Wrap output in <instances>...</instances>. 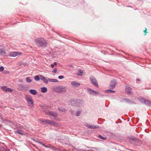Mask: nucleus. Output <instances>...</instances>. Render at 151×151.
Returning a JSON list of instances; mask_svg holds the SVG:
<instances>
[{"label": "nucleus", "mask_w": 151, "mask_h": 151, "mask_svg": "<svg viewBox=\"0 0 151 151\" xmlns=\"http://www.w3.org/2000/svg\"><path fill=\"white\" fill-rule=\"evenodd\" d=\"M105 96V95H102H102H99V96L100 97H104Z\"/></svg>", "instance_id": "nucleus-40"}, {"label": "nucleus", "mask_w": 151, "mask_h": 151, "mask_svg": "<svg viewBox=\"0 0 151 151\" xmlns=\"http://www.w3.org/2000/svg\"><path fill=\"white\" fill-rule=\"evenodd\" d=\"M90 80L93 84L97 87H99L98 83L96 78L93 76H91L90 77Z\"/></svg>", "instance_id": "nucleus-6"}, {"label": "nucleus", "mask_w": 151, "mask_h": 151, "mask_svg": "<svg viewBox=\"0 0 151 151\" xmlns=\"http://www.w3.org/2000/svg\"><path fill=\"white\" fill-rule=\"evenodd\" d=\"M71 84L73 87H74L79 86L80 85V84L79 83L75 81L71 82Z\"/></svg>", "instance_id": "nucleus-11"}, {"label": "nucleus", "mask_w": 151, "mask_h": 151, "mask_svg": "<svg viewBox=\"0 0 151 151\" xmlns=\"http://www.w3.org/2000/svg\"><path fill=\"white\" fill-rule=\"evenodd\" d=\"M51 67L52 68H53L54 67V64H51Z\"/></svg>", "instance_id": "nucleus-41"}, {"label": "nucleus", "mask_w": 151, "mask_h": 151, "mask_svg": "<svg viewBox=\"0 0 151 151\" xmlns=\"http://www.w3.org/2000/svg\"><path fill=\"white\" fill-rule=\"evenodd\" d=\"M122 101H126L127 103H129L132 104H136V103L134 101H132L129 99H128L126 98L124 99H123Z\"/></svg>", "instance_id": "nucleus-13"}, {"label": "nucleus", "mask_w": 151, "mask_h": 151, "mask_svg": "<svg viewBox=\"0 0 151 151\" xmlns=\"http://www.w3.org/2000/svg\"><path fill=\"white\" fill-rule=\"evenodd\" d=\"M137 80L138 81H140V80L139 78L137 79Z\"/></svg>", "instance_id": "nucleus-44"}, {"label": "nucleus", "mask_w": 151, "mask_h": 151, "mask_svg": "<svg viewBox=\"0 0 151 151\" xmlns=\"http://www.w3.org/2000/svg\"><path fill=\"white\" fill-rule=\"evenodd\" d=\"M0 150L1 151H8L6 150L4 148L3 146H1L0 147Z\"/></svg>", "instance_id": "nucleus-28"}, {"label": "nucleus", "mask_w": 151, "mask_h": 151, "mask_svg": "<svg viewBox=\"0 0 151 151\" xmlns=\"http://www.w3.org/2000/svg\"><path fill=\"white\" fill-rule=\"evenodd\" d=\"M64 78V76H59L58 77V78L59 79H62L63 78Z\"/></svg>", "instance_id": "nucleus-37"}, {"label": "nucleus", "mask_w": 151, "mask_h": 151, "mask_svg": "<svg viewBox=\"0 0 151 151\" xmlns=\"http://www.w3.org/2000/svg\"><path fill=\"white\" fill-rule=\"evenodd\" d=\"M48 81L51 82L57 83L58 82V81L57 79H55L49 78Z\"/></svg>", "instance_id": "nucleus-20"}, {"label": "nucleus", "mask_w": 151, "mask_h": 151, "mask_svg": "<svg viewBox=\"0 0 151 151\" xmlns=\"http://www.w3.org/2000/svg\"><path fill=\"white\" fill-rule=\"evenodd\" d=\"M37 45L41 47L45 48L47 45V43L43 38H38L35 40Z\"/></svg>", "instance_id": "nucleus-1"}, {"label": "nucleus", "mask_w": 151, "mask_h": 151, "mask_svg": "<svg viewBox=\"0 0 151 151\" xmlns=\"http://www.w3.org/2000/svg\"><path fill=\"white\" fill-rule=\"evenodd\" d=\"M99 137L101 139H102L104 140H105L106 139V138L104 137H103L101 135H99Z\"/></svg>", "instance_id": "nucleus-30"}, {"label": "nucleus", "mask_w": 151, "mask_h": 151, "mask_svg": "<svg viewBox=\"0 0 151 151\" xmlns=\"http://www.w3.org/2000/svg\"><path fill=\"white\" fill-rule=\"evenodd\" d=\"M70 112L71 113V114H72V115H74L75 114V112L74 111H73V110L72 109H71L70 110Z\"/></svg>", "instance_id": "nucleus-38"}, {"label": "nucleus", "mask_w": 151, "mask_h": 151, "mask_svg": "<svg viewBox=\"0 0 151 151\" xmlns=\"http://www.w3.org/2000/svg\"><path fill=\"white\" fill-rule=\"evenodd\" d=\"M76 102L77 103L78 102L77 101H76Z\"/></svg>", "instance_id": "nucleus-45"}, {"label": "nucleus", "mask_w": 151, "mask_h": 151, "mask_svg": "<svg viewBox=\"0 0 151 151\" xmlns=\"http://www.w3.org/2000/svg\"><path fill=\"white\" fill-rule=\"evenodd\" d=\"M40 122L42 124H46L51 125L52 126L55 125L56 124V123L55 122L47 119L40 120Z\"/></svg>", "instance_id": "nucleus-3"}, {"label": "nucleus", "mask_w": 151, "mask_h": 151, "mask_svg": "<svg viewBox=\"0 0 151 151\" xmlns=\"http://www.w3.org/2000/svg\"><path fill=\"white\" fill-rule=\"evenodd\" d=\"M125 91L128 95H132V92L131 88L127 87L125 89Z\"/></svg>", "instance_id": "nucleus-10"}, {"label": "nucleus", "mask_w": 151, "mask_h": 151, "mask_svg": "<svg viewBox=\"0 0 151 151\" xmlns=\"http://www.w3.org/2000/svg\"><path fill=\"white\" fill-rule=\"evenodd\" d=\"M29 92L31 94L33 95H35L37 93L36 91L34 89H30L29 90Z\"/></svg>", "instance_id": "nucleus-19"}, {"label": "nucleus", "mask_w": 151, "mask_h": 151, "mask_svg": "<svg viewBox=\"0 0 151 151\" xmlns=\"http://www.w3.org/2000/svg\"><path fill=\"white\" fill-rule=\"evenodd\" d=\"M22 52L18 51H14L11 52L9 54V56L10 57H15L19 55H21Z\"/></svg>", "instance_id": "nucleus-8"}, {"label": "nucleus", "mask_w": 151, "mask_h": 151, "mask_svg": "<svg viewBox=\"0 0 151 151\" xmlns=\"http://www.w3.org/2000/svg\"><path fill=\"white\" fill-rule=\"evenodd\" d=\"M41 92L43 93H45L47 91V89L45 87H42L41 88Z\"/></svg>", "instance_id": "nucleus-21"}, {"label": "nucleus", "mask_w": 151, "mask_h": 151, "mask_svg": "<svg viewBox=\"0 0 151 151\" xmlns=\"http://www.w3.org/2000/svg\"><path fill=\"white\" fill-rule=\"evenodd\" d=\"M138 99L141 103L145 104L148 106H151V101L147 100L142 98Z\"/></svg>", "instance_id": "nucleus-4"}, {"label": "nucleus", "mask_w": 151, "mask_h": 151, "mask_svg": "<svg viewBox=\"0 0 151 151\" xmlns=\"http://www.w3.org/2000/svg\"><path fill=\"white\" fill-rule=\"evenodd\" d=\"M8 122L10 123V124L9 125L10 126L14 128H16L15 124L13 122L11 121H8Z\"/></svg>", "instance_id": "nucleus-16"}, {"label": "nucleus", "mask_w": 151, "mask_h": 151, "mask_svg": "<svg viewBox=\"0 0 151 151\" xmlns=\"http://www.w3.org/2000/svg\"><path fill=\"white\" fill-rule=\"evenodd\" d=\"M26 81L28 83H30L32 82V80L30 78V77H28L26 78Z\"/></svg>", "instance_id": "nucleus-27"}, {"label": "nucleus", "mask_w": 151, "mask_h": 151, "mask_svg": "<svg viewBox=\"0 0 151 151\" xmlns=\"http://www.w3.org/2000/svg\"><path fill=\"white\" fill-rule=\"evenodd\" d=\"M54 65H57V63H56V62H55L54 63Z\"/></svg>", "instance_id": "nucleus-43"}, {"label": "nucleus", "mask_w": 151, "mask_h": 151, "mask_svg": "<svg viewBox=\"0 0 151 151\" xmlns=\"http://www.w3.org/2000/svg\"><path fill=\"white\" fill-rule=\"evenodd\" d=\"M34 79L36 81H38L40 79V78L38 76H36L35 77Z\"/></svg>", "instance_id": "nucleus-25"}, {"label": "nucleus", "mask_w": 151, "mask_h": 151, "mask_svg": "<svg viewBox=\"0 0 151 151\" xmlns=\"http://www.w3.org/2000/svg\"><path fill=\"white\" fill-rule=\"evenodd\" d=\"M38 143L41 145H42V146L47 147V148H48V147H47L46 145H45L43 144L41 142H38Z\"/></svg>", "instance_id": "nucleus-36"}, {"label": "nucleus", "mask_w": 151, "mask_h": 151, "mask_svg": "<svg viewBox=\"0 0 151 151\" xmlns=\"http://www.w3.org/2000/svg\"><path fill=\"white\" fill-rule=\"evenodd\" d=\"M57 69L56 68H55L53 70H52V72L53 73H57Z\"/></svg>", "instance_id": "nucleus-35"}, {"label": "nucleus", "mask_w": 151, "mask_h": 151, "mask_svg": "<svg viewBox=\"0 0 151 151\" xmlns=\"http://www.w3.org/2000/svg\"><path fill=\"white\" fill-rule=\"evenodd\" d=\"M86 126L88 128L91 129H97L99 127L98 126H96L92 125H90L88 124H87L86 125Z\"/></svg>", "instance_id": "nucleus-14"}, {"label": "nucleus", "mask_w": 151, "mask_h": 151, "mask_svg": "<svg viewBox=\"0 0 151 151\" xmlns=\"http://www.w3.org/2000/svg\"><path fill=\"white\" fill-rule=\"evenodd\" d=\"M47 107V106H41L42 109H43V110L44 111H45V109H46Z\"/></svg>", "instance_id": "nucleus-33"}, {"label": "nucleus", "mask_w": 151, "mask_h": 151, "mask_svg": "<svg viewBox=\"0 0 151 151\" xmlns=\"http://www.w3.org/2000/svg\"><path fill=\"white\" fill-rule=\"evenodd\" d=\"M13 91V90L10 88H7V91L12 92Z\"/></svg>", "instance_id": "nucleus-32"}, {"label": "nucleus", "mask_w": 151, "mask_h": 151, "mask_svg": "<svg viewBox=\"0 0 151 151\" xmlns=\"http://www.w3.org/2000/svg\"><path fill=\"white\" fill-rule=\"evenodd\" d=\"M4 68L3 66H0V72H2L4 70Z\"/></svg>", "instance_id": "nucleus-34"}, {"label": "nucleus", "mask_w": 151, "mask_h": 151, "mask_svg": "<svg viewBox=\"0 0 151 151\" xmlns=\"http://www.w3.org/2000/svg\"><path fill=\"white\" fill-rule=\"evenodd\" d=\"M0 54L1 55H4L6 54V52L3 49L0 48Z\"/></svg>", "instance_id": "nucleus-18"}, {"label": "nucleus", "mask_w": 151, "mask_h": 151, "mask_svg": "<svg viewBox=\"0 0 151 151\" xmlns=\"http://www.w3.org/2000/svg\"><path fill=\"white\" fill-rule=\"evenodd\" d=\"M47 114H49L52 116L53 117H57L58 114L55 111L53 112L52 111H50L48 112Z\"/></svg>", "instance_id": "nucleus-12"}, {"label": "nucleus", "mask_w": 151, "mask_h": 151, "mask_svg": "<svg viewBox=\"0 0 151 151\" xmlns=\"http://www.w3.org/2000/svg\"><path fill=\"white\" fill-rule=\"evenodd\" d=\"M1 88L4 91L7 92V88L6 86H2L1 87Z\"/></svg>", "instance_id": "nucleus-29"}, {"label": "nucleus", "mask_w": 151, "mask_h": 151, "mask_svg": "<svg viewBox=\"0 0 151 151\" xmlns=\"http://www.w3.org/2000/svg\"><path fill=\"white\" fill-rule=\"evenodd\" d=\"M147 30V29L146 28H145V29L144 31V32L145 33H146V32Z\"/></svg>", "instance_id": "nucleus-42"}, {"label": "nucleus", "mask_w": 151, "mask_h": 151, "mask_svg": "<svg viewBox=\"0 0 151 151\" xmlns=\"http://www.w3.org/2000/svg\"><path fill=\"white\" fill-rule=\"evenodd\" d=\"M40 79L45 83L47 84L48 83V79L47 80L45 78L44 76L42 75H40Z\"/></svg>", "instance_id": "nucleus-15"}, {"label": "nucleus", "mask_w": 151, "mask_h": 151, "mask_svg": "<svg viewBox=\"0 0 151 151\" xmlns=\"http://www.w3.org/2000/svg\"><path fill=\"white\" fill-rule=\"evenodd\" d=\"M81 111H77L76 113V115L77 116H79L81 114Z\"/></svg>", "instance_id": "nucleus-26"}, {"label": "nucleus", "mask_w": 151, "mask_h": 151, "mask_svg": "<svg viewBox=\"0 0 151 151\" xmlns=\"http://www.w3.org/2000/svg\"><path fill=\"white\" fill-rule=\"evenodd\" d=\"M26 99L28 106L30 107H33L34 106V102L32 98L26 97Z\"/></svg>", "instance_id": "nucleus-5"}, {"label": "nucleus", "mask_w": 151, "mask_h": 151, "mask_svg": "<svg viewBox=\"0 0 151 151\" xmlns=\"http://www.w3.org/2000/svg\"><path fill=\"white\" fill-rule=\"evenodd\" d=\"M116 83V81L115 79H112L111 81L110 84L109 86V88L111 89H114Z\"/></svg>", "instance_id": "nucleus-9"}, {"label": "nucleus", "mask_w": 151, "mask_h": 151, "mask_svg": "<svg viewBox=\"0 0 151 151\" xmlns=\"http://www.w3.org/2000/svg\"><path fill=\"white\" fill-rule=\"evenodd\" d=\"M54 91L57 93H65L67 90V87L61 86H58L54 87Z\"/></svg>", "instance_id": "nucleus-2"}, {"label": "nucleus", "mask_w": 151, "mask_h": 151, "mask_svg": "<svg viewBox=\"0 0 151 151\" xmlns=\"http://www.w3.org/2000/svg\"><path fill=\"white\" fill-rule=\"evenodd\" d=\"M18 87L19 89L21 91L24 90L25 89L24 85L22 84H20L19 85H18Z\"/></svg>", "instance_id": "nucleus-17"}, {"label": "nucleus", "mask_w": 151, "mask_h": 151, "mask_svg": "<svg viewBox=\"0 0 151 151\" xmlns=\"http://www.w3.org/2000/svg\"><path fill=\"white\" fill-rule=\"evenodd\" d=\"M87 91L88 93L91 95H96L99 94V92L98 91L90 88H88Z\"/></svg>", "instance_id": "nucleus-7"}, {"label": "nucleus", "mask_w": 151, "mask_h": 151, "mask_svg": "<svg viewBox=\"0 0 151 151\" xmlns=\"http://www.w3.org/2000/svg\"><path fill=\"white\" fill-rule=\"evenodd\" d=\"M22 130L18 129L15 132L19 134H21L22 135H24V134L22 132Z\"/></svg>", "instance_id": "nucleus-22"}, {"label": "nucleus", "mask_w": 151, "mask_h": 151, "mask_svg": "<svg viewBox=\"0 0 151 151\" xmlns=\"http://www.w3.org/2000/svg\"><path fill=\"white\" fill-rule=\"evenodd\" d=\"M131 139L133 140H137V138L135 137H133L131 138Z\"/></svg>", "instance_id": "nucleus-39"}, {"label": "nucleus", "mask_w": 151, "mask_h": 151, "mask_svg": "<svg viewBox=\"0 0 151 151\" xmlns=\"http://www.w3.org/2000/svg\"><path fill=\"white\" fill-rule=\"evenodd\" d=\"M83 74V72L82 70H79L77 73V75L78 76H81Z\"/></svg>", "instance_id": "nucleus-23"}, {"label": "nucleus", "mask_w": 151, "mask_h": 151, "mask_svg": "<svg viewBox=\"0 0 151 151\" xmlns=\"http://www.w3.org/2000/svg\"><path fill=\"white\" fill-rule=\"evenodd\" d=\"M105 91L107 93H109V92L113 93H115V91H114L112 90L111 89L106 90Z\"/></svg>", "instance_id": "nucleus-24"}, {"label": "nucleus", "mask_w": 151, "mask_h": 151, "mask_svg": "<svg viewBox=\"0 0 151 151\" xmlns=\"http://www.w3.org/2000/svg\"><path fill=\"white\" fill-rule=\"evenodd\" d=\"M58 109L59 111H60L62 112H65L66 111V110L64 109H60V108H59Z\"/></svg>", "instance_id": "nucleus-31"}]
</instances>
